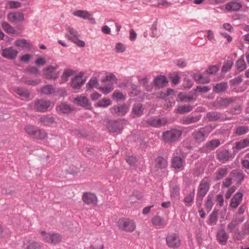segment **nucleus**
Segmentation results:
<instances>
[{
  "mask_svg": "<svg viewBox=\"0 0 249 249\" xmlns=\"http://www.w3.org/2000/svg\"><path fill=\"white\" fill-rule=\"evenodd\" d=\"M102 81L105 83L106 85L104 87H99L98 89L104 94H107L113 89V85L117 83V79L114 74L109 73L102 79Z\"/></svg>",
  "mask_w": 249,
  "mask_h": 249,
  "instance_id": "obj_1",
  "label": "nucleus"
},
{
  "mask_svg": "<svg viewBox=\"0 0 249 249\" xmlns=\"http://www.w3.org/2000/svg\"><path fill=\"white\" fill-rule=\"evenodd\" d=\"M182 132L177 128H172L162 132V139L166 143H172L176 142L181 136Z\"/></svg>",
  "mask_w": 249,
  "mask_h": 249,
  "instance_id": "obj_2",
  "label": "nucleus"
},
{
  "mask_svg": "<svg viewBox=\"0 0 249 249\" xmlns=\"http://www.w3.org/2000/svg\"><path fill=\"white\" fill-rule=\"evenodd\" d=\"M166 244L170 249H177L181 244V240L178 234L175 232L168 233L166 235Z\"/></svg>",
  "mask_w": 249,
  "mask_h": 249,
  "instance_id": "obj_3",
  "label": "nucleus"
},
{
  "mask_svg": "<svg viewBox=\"0 0 249 249\" xmlns=\"http://www.w3.org/2000/svg\"><path fill=\"white\" fill-rule=\"evenodd\" d=\"M25 132L34 138L38 140L45 139L47 136L46 132L33 125H27L24 128Z\"/></svg>",
  "mask_w": 249,
  "mask_h": 249,
  "instance_id": "obj_4",
  "label": "nucleus"
},
{
  "mask_svg": "<svg viewBox=\"0 0 249 249\" xmlns=\"http://www.w3.org/2000/svg\"><path fill=\"white\" fill-rule=\"evenodd\" d=\"M41 234L43 237L44 240L48 243L56 245L62 240V236L59 233L46 232L45 231H42Z\"/></svg>",
  "mask_w": 249,
  "mask_h": 249,
  "instance_id": "obj_5",
  "label": "nucleus"
},
{
  "mask_svg": "<svg viewBox=\"0 0 249 249\" xmlns=\"http://www.w3.org/2000/svg\"><path fill=\"white\" fill-rule=\"evenodd\" d=\"M82 199L84 205H88L91 207H94L97 205L98 199L96 195L89 192L83 193Z\"/></svg>",
  "mask_w": 249,
  "mask_h": 249,
  "instance_id": "obj_6",
  "label": "nucleus"
},
{
  "mask_svg": "<svg viewBox=\"0 0 249 249\" xmlns=\"http://www.w3.org/2000/svg\"><path fill=\"white\" fill-rule=\"evenodd\" d=\"M118 226L119 229L128 232H132L136 228L135 224L133 220L123 218L119 219Z\"/></svg>",
  "mask_w": 249,
  "mask_h": 249,
  "instance_id": "obj_7",
  "label": "nucleus"
},
{
  "mask_svg": "<svg viewBox=\"0 0 249 249\" xmlns=\"http://www.w3.org/2000/svg\"><path fill=\"white\" fill-rule=\"evenodd\" d=\"M58 68V66H49L43 70V75L45 78L47 79L55 80L58 78L59 75V71H56Z\"/></svg>",
  "mask_w": 249,
  "mask_h": 249,
  "instance_id": "obj_8",
  "label": "nucleus"
},
{
  "mask_svg": "<svg viewBox=\"0 0 249 249\" xmlns=\"http://www.w3.org/2000/svg\"><path fill=\"white\" fill-rule=\"evenodd\" d=\"M84 74L80 72L78 75L71 78L70 86L74 89H79L84 84L86 79L83 78Z\"/></svg>",
  "mask_w": 249,
  "mask_h": 249,
  "instance_id": "obj_9",
  "label": "nucleus"
},
{
  "mask_svg": "<svg viewBox=\"0 0 249 249\" xmlns=\"http://www.w3.org/2000/svg\"><path fill=\"white\" fill-rule=\"evenodd\" d=\"M209 135V132L205 128H200L198 130L194 131L192 134V137L196 143H201L204 142Z\"/></svg>",
  "mask_w": 249,
  "mask_h": 249,
  "instance_id": "obj_10",
  "label": "nucleus"
},
{
  "mask_svg": "<svg viewBox=\"0 0 249 249\" xmlns=\"http://www.w3.org/2000/svg\"><path fill=\"white\" fill-rule=\"evenodd\" d=\"M235 100L236 98L233 97H217L213 103V106L217 108L221 107H228L234 103Z\"/></svg>",
  "mask_w": 249,
  "mask_h": 249,
  "instance_id": "obj_11",
  "label": "nucleus"
},
{
  "mask_svg": "<svg viewBox=\"0 0 249 249\" xmlns=\"http://www.w3.org/2000/svg\"><path fill=\"white\" fill-rule=\"evenodd\" d=\"M146 123L152 127L158 128L165 125L167 121L165 118H158L156 117H151L146 120Z\"/></svg>",
  "mask_w": 249,
  "mask_h": 249,
  "instance_id": "obj_12",
  "label": "nucleus"
},
{
  "mask_svg": "<svg viewBox=\"0 0 249 249\" xmlns=\"http://www.w3.org/2000/svg\"><path fill=\"white\" fill-rule=\"evenodd\" d=\"M232 157V153L227 149H218L216 151L217 159L222 163L226 162Z\"/></svg>",
  "mask_w": 249,
  "mask_h": 249,
  "instance_id": "obj_13",
  "label": "nucleus"
},
{
  "mask_svg": "<svg viewBox=\"0 0 249 249\" xmlns=\"http://www.w3.org/2000/svg\"><path fill=\"white\" fill-rule=\"evenodd\" d=\"M106 127L109 132L121 133L122 126L119 124L118 121L109 120L106 124Z\"/></svg>",
  "mask_w": 249,
  "mask_h": 249,
  "instance_id": "obj_14",
  "label": "nucleus"
},
{
  "mask_svg": "<svg viewBox=\"0 0 249 249\" xmlns=\"http://www.w3.org/2000/svg\"><path fill=\"white\" fill-rule=\"evenodd\" d=\"M129 110L127 105L126 104H118L110 108V111L113 114H116L117 116L124 115Z\"/></svg>",
  "mask_w": 249,
  "mask_h": 249,
  "instance_id": "obj_15",
  "label": "nucleus"
},
{
  "mask_svg": "<svg viewBox=\"0 0 249 249\" xmlns=\"http://www.w3.org/2000/svg\"><path fill=\"white\" fill-rule=\"evenodd\" d=\"M210 187V184L205 179V178L201 180L198 185L196 195L205 197L208 192Z\"/></svg>",
  "mask_w": 249,
  "mask_h": 249,
  "instance_id": "obj_16",
  "label": "nucleus"
},
{
  "mask_svg": "<svg viewBox=\"0 0 249 249\" xmlns=\"http://www.w3.org/2000/svg\"><path fill=\"white\" fill-rule=\"evenodd\" d=\"M73 103L78 106L85 107L87 109L91 110L92 109L91 105L87 97L78 96L73 100Z\"/></svg>",
  "mask_w": 249,
  "mask_h": 249,
  "instance_id": "obj_17",
  "label": "nucleus"
},
{
  "mask_svg": "<svg viewBox=\"0 0 249 249\" xmlns=\"http://www.w3.org/2000/svg\"><path fill=\"white\" fill-rule=\"evenodd\" d=\"M50 106V102L44 99L36 100L35 101V108L38 112H45Z\"/></svg>",
  "mask_w": 249,
  "mask_h": 249,
  "instance_id": "obj_18",
  "label": "nucleus"
},
{
  "mask_svg": "<svg viewBox=\"0 0 249 249\" xmlns=\"http://www.w3.org/2000/svg\"><path fill=\"white\" fill-rule=\"evenodd\" d=\"M18 52L13 47H7L2 50L1 54L3 57L12 60L16 58Z\"/></svg>",
  "mask_w": 249,
  "mask_h": 249,
  "instance_id": "obj_19",
  "label": "nucleus"
},
{
  "mask_svg": "<svg viewBox=\"0 0 249 249\" xmlns=\"http://www.w3.org/2000/svg\"><path fill=\"white\" fill-rule=\"evenodd\" d=\"M185 159L180 156H175L171 160V167L175 169L182 170L184 168Z\"/></svg>",
  "mask_w": 249,
  "mask_h": 249,
  "instance_id": "obj_20",
  "label": "nucleus"
},
{
  "mask_svg": "<svg viewBox=\"0 0 249 249\" xmlns=\"http://www.w3.org/2000/svg\"><path fill=\"white\" fill-rule=\"evenodd\" d=\"M56 109L59 114H68L72 111L74 108L70 105L61 103L57 106Z\"/></svg>",
  "mask_w": 249,
  "mask_h": 249,
  "instance_id": "obj_21",
  "label": "nucleus"
},
{
  "mask_svg": "<svg viewBox=\"0 0 249 249\" xmlns=\"http://www.w3.org/2000/svg\"><path fill=\"white\" fill-rule=\"evenodd\" d=\"M168 83L166 77L163 75H157L154 80V86L157 89H160L166 86Z\"/></svg>",
  "mask_w": 249,
  "mask_h": 249,
  "instance_id": "obj_22",
  "label": "nucleus"
},
{
  "mask_svg": "<svg viewBox=\"0 0 249 249\" xmlns=\"http://www.w3.org/2000/svg\"><path fill=\"white\" fill-rule=\"evenodd\" d=\"M229 237V236L224 229L221 228L217 231L216 239L220 244L222 245H226Z\"/></svg>",
  "mask_w": 249,
  "mask_h": 249,
  "instance_id": "obj_23",
  "label": "nucleus"
},
{
  "mask_svg": "<svg viewBox=\"0 0 249 249\" xmlns=\"http://www.w3.org/2000/svg\"><path fill=\"white\" fill-rule=\"evenodd\" d=\"M242 6L241 3L237 0H232L225 4V8L228 12H231L238 11Z\"/></svg>",
  "mask_w": 249,
  "mask_h": 249,
  "instance_id": "obj_24",
  "label": "nucleus"
},
{
  "mask_svg": "<svg viewBox=\"0 0 249 249\" xmlns=\"http://www.w3.org/2000/svg\"><path fill=\"white\" fill-rule=\"evenodd\" d=\"M207 117L211 122L223 121L225 120L223 114L216 111H212L207 113Z\"/></svg>",
  "mask_w": 249,
  "mask_h": 249,
  "instance_id": "obj_25",
  "label": "nucleus"
},
{
  "mask_svg": "<svg viewBox=\"0 0 249 249\" xmlns=\"http://www.w3.org/2000/svg\"><path fill=\"white\" fill-rule=\"evenodd\" d=\"M243 198V194L240 192L236 193L232 197L231 200L230 206L233 208H236Z\"/></svg>",
  "mask_w": 249,
  "mask_h": 249,
  "instance_id": "obj_26",
  "label": "nucleus"
},
{
  "mask_svg": "<svg viewBox=\"0 0 249 249\" xmlns=\"http://www.w3.org/2000/svg\"><path fill=\"white\" fill-rule=\"evenodd\" d=\"M201 117V115L197 116H193L189 115L186 117H184L182 119V123L183 124H189L192 123H196L199 121Z\"/></svg>",
  "mask_w": 249,
  "mask_h": 249,
  "instance_id": "obj_27",
  "label": "nucleus"
},
{
  "mask_svg": "<svg viewBox=\"0 0 249 249\" xmlns=\"http://www.w3.org/2000/svg\"><path fill=\"white\" fill-rule=\"evenodd\" d=\"M195 195V189L193 188L192 191L187 194L183 199V202L185 204L186 207H191L194 200V197Z\"/></svg>",
  "mask_w": 249,
  "mask_h": 249,
  "instance_id": "obj_28",
  "label": "nucleus"
},
{
  "mask_svg": "<svg viewBox=\"0 0 249 249\" xmlns=\"http://www.w3.org/2000/svg\"><path fill=\"white\" fill-rule=\"evenodd\" d=\"M227 82H221L215 84L213 87V91L216 93H222L226 91L228 89Z\"/></svg>",
  "mask_w": 249,
  "mask_h": 249,
  "instance_id": "obj_29",
  "label": "nucleus"
},
{
  "mask_svg": "<svg viewBox=\"0 0 249 249\" xmlns=\"http://www.w3.org/2000/svg\"><path fill=\"white\" fill-rule=\"evenodd\" d=\"M156 167L158 168L162 169H165L168 166V161L165 158L159 156L155 160Z\"/></svg>",
  "mask_w": 249,
  "mask_h": 249,
  "instance_id": "obj_30",
  "label": "nucleus"
},
{
  "mask_svg": "<svg viewBox=\"0 0 249 249\" xmlns=\"http://www.w3.org/2000/svg\"><path fill=\"white\" fill-rule=\"evenodd\" d=\"M66 30L69 33V34L67 33L66 34L65 37L71 41H72L73 39L74 40L75 38H77L80 36L77 31L73 28L68 27Z\"/></svg>",
  "mask_w": 249,
  "mask_h": 249,
  "instance_id": "obj_31",
  "label": "nucleus"
},
{
  "mask_svg": "<svg viewBox=\"0 0 249 249\" xmlns=\"http://www.w3.org/2000/svg\"><path fill=\"white\" fill-rule=\"evenodd\" d=\"M152 224L160 228H163L165 226V220L163 217L159 215H155L151 219Z\"/></svg>",
  "mask_w": 249,
  "mask_h": 249,
  "instance_id": "obj_32",
  "label": "nucleus"
},
{
  "mask_svg": "<svg viewBox=\"0 0 249 249\" xmlns=\"http://www.w3.org/2000/svg\"><path fill=\"white\" fill-rule=\"evenodd\" d=\"M213 195L212 193H209L207 196L205 202V206L206 209V210L208 212H209L211 211L213 208V207L214 205V203L213 202Z\"/></svg>",
  "mask_w": 249,
  "mask_h": 249,
  "instance_id": "obj_33",
  "label": "nucleus"
},
{
  "mask_svg": "<svg viewBox=\"0 0 249 249\" xmlns=\"http://www.w3.org/2000/svg\"><path fill=\"white\" fill-rule=\"evenodd\" d=\"M144 108L141 103L135 104L133 106L132 113L138 117L142 116L143 114Z\"/></svg>",
  "mask_w": 249,
  "mask_h": 249,
  "instance_id": "obj_34",
  "label": "nucleus"
},
{
  "mask_svg": "<svg viewBox=\"0 0 249 249\" xmlns=\"http://www.w3.org/2000/svg\"><path fill=\"white\" fill-rule=\"evenodd\" d=\"M17 47L25 49H30L31 45L30 43L27 42L25 39H18L16 40L15 43Z\"/></svg>",
  "mask_w": 249,
  "mask_h": 249,
  "instance_id": "obj_35",
  "label": "nucleus"
},
{
  "mask_svg": "<svg viewBox=\"0 0 249 249\" xmlns=\"http://www.w3.org/2000/svg\"><path fill=\"white\" fill-rule=\"evenodd\" d=\"M53 117L50 115H43L39 119V121L44 125L49 126L53 123L55 121Z\"/></svg>",
  "mask_w": 249,
  "mask_h": 249,
  "instance_id": "obj_36",
  "label": "nucleus"
},
{
  "mask_svg": "<svg viewBox=\"0 0 249 249\" xmlns=\"http://www.w3.org/2000/svg\"><path fill=\"white\" fill-rule=\"evenodd\" d=\"M75 71L73 70L70 69H65L63 74L61 76V83H66L68 80V77L73 75Z\"/></svg>",
  "mask_w": 249,
  "mask_h": 249,
  "instance_id": "obj_37",
  "label": "nucleus"
},
{
  "mask_svg": "<svg viewBox=\"0 0 249 249\" xmlns=\"http://www.w3.org/2000/svg\"><path fill=\"white\" fill-rule=\"evenodd\" d=\"M206 143L207 144V148H209L210 152L218 147L221 144L218 139L212 140L207 142Z\"/></svg>",
  "mask_w": 249,
  "mask_h": 249,
  "instance_id": "obj_38",
  "label": "nucleus"
},
{
  "mask_svg": "<svg viewBox=\"0 0 249 249\" xmlns=\"http://www.w3.org/2000/svg\"><path fill=\"white\" fill-rule=\"evenodd\" d=\"M218 213V210L214 208L209 216V221L208 222V225L212 226L216 223L217 221Z\"/></svg>",
  "mask_w": 249,
  "mask_h": 249,
  "instance_id": "obj_39",
  "label": "nucleus"
},
{
  "mask_svg": "<svg viewBox=\"0 0 249 249\" xmlns=\"http://www.w3.org/2000/svg\"><path fill=\"white\" fill-rule=\"evenodd\" d=\"M73 15L75 16L80 17L84 19H87L91 15L87 11L78 10L74 12Z\"/></svg>",
  "mask_w": 249,
  "mask_h": 249,
  "instance_id": "obj_40",
  "label": "nucleus"
},
{
  "mask_svg": "<svg viewBox=\"0 0 249 249\" xmlns=\"http://www.w3.org/2000/svg\"><path fill=\"white\" fill-rule=\"evenodd\" d=\"M228 173V169L227 168H221L218 169V170L215 172V180H219L221 179L222 178L225 177Z\"/></svg>",
  "mask_w": 249,
  "mask_h": 249,
  "instance_id": "obj_41",
  "label": "nucleus"
},
{
  "mask_svg": "<svg viewBox=\"0 0 249 249\" xmlns=\"http://www.w3.org/2000/svg\"><path fill=\"white\" fill-rule=\"evenodd\" d=\"M249 146V140L245 139L236 142L235 147H233V149L235 148L237 150H241Z\"/></svg>",
  "mask_w": 249,
  "mask_h": 249,
  "instance_id": "obj_42",
  "label": "nucleus"
},
{
  "mask_svg": "<svg viewBox=\"0 0 249 249\" xmlns=\"http://www.w3.org/2000/svg\"><path fill=\"white\" fill-rule=\"evenodd\" d=\"M16 92L18 95L21 97L22 99L28 98L30 95V93L28 90L22 88H18L16 89Z\"/></svg>",
  "mask_w": 249,
  "mask_h": 249,
  "instance_id": "obj_43",
  "label": "nucleus"
},
{
  "mask_svg": "<svg viewBox=\"0 0 249 249\" xmlns=\"http://www.w3.org/2000/svg\"><path fill=\"white\" fill-rule=\"evenodd\" d=\"M194 108V106L191 105H182L179 106L177 108V113L180 114H183L185 113L189 112L191 111L193 108Z\"/></svg>",
  "mask_w": 249,
  "mask_h": 249,
  "instance_id": "obj_44",
  "label": "nucleus"
},
{
  "mask_svg": "<svg viewBox=\"0 0 249 249\" xmlns=\"http://www.w3.org/2000/svg\"><path fill=\"white\" fill-rule=\"evenodd\" d=\"M25 249H44V247L40 242L32 241L28 242Z\"/></svg>",
  "mask_w": 249,
  "mask_h": 249,
  "instance_id": "obj_45",
  "label": "nucleus"
},
{
  "mask_svg": "<svg viewBox=\"0 0 249 249\" xmlns=\"http://www.w3.org/2000/svg\"><path fill=\"white\" fill-rule=\"evenodd\" d=\"M249 131V127L246 125H239L236 127L235 134L241 136L247 133Z\"/></svg>",
  "mask_w": 249,
  "mask_h": 249,
  "instance_id": "obj_46",
  "label": "nucleus"
},
{
  "mask_svg": "<svg viewBox=\"0 0 249 249\" xmlns=\"http://www.w3.org/2000/svg\"><path fill=\"white\" fill-rule=\"evenodd\" d=\"M236 66L239 71H242L246 69L247 65L243 58L242 56L241 58L238 59L236 62Z\"/></svg>",
  "mask_w": 249,
  "mask_h": 249,
  "instance_id": "obj_47",
  "label": "nucleus"
},
{
  "mask_svg": "<svg viewBox=\"0 0 249 249\" xmlns=\"http://www.w3.org/2000/svg\"><path fill=\"white\" fill-rule=\"evenodd\" d=\"M111 104V102L109 99L103 98L102 100H99L96 104H95V107H107Z\"/></svg>",
  "mask_w": 249,
  "mask_h": 249,
  "instance_id": "obj_48",
  "label": "nucleus"
},
{
  "mask_svg": "<svg viewBox=\"0 0 249 249\" xmlns=\"http://www.w3.org/2000/svg\"><path fill=\"white\" fill-rule=\"evenodd\" d=\"M2 29L8 34H15L16 33V30L8 22H3L1 23Z\"/></svg>",
  "mask_w": 249,
  "mask_h": 249,
  "instance_id": "obj_49",
  "label": "nucleus"
},
{
  "mask_svg": "<svg viewBox=\"0 0 249 249\" xmlns=\"http://www.w3.org/2000/svg\"><path fill=\"white\" fill-rule=\"evenodd\" d=\"M42 94H50L54 92V89L52 85H46L42 87L40 90Z\"/></svg>",
  "mask_w": 249,
  "mask_h": 249,
  "instance_id": "obj_50",
  "label": "nucleus"
},
{
  "mask_svg": "<svg viewBox=\"0 0 249 249\" xmlns=\"http://www.w3.org/2000/svg\"><path fill=\"white\" fill-rule=\"evenodd\" d=\"M178 97L180 101L185 103L190 102L194 100H196V99H194L193 96H187L186 94L182 92H179Z\"/></svg>",
  "mask_w": 249,
  "mask_h": 249,
  "instance_id": "obj_51",
  "label": "nucleus"
},
{
  "mask_svg": "<svg viewBox=\"0 0 249 249\" xmlns=\"http://www.w3.org/2000/svg\"><path fill=\"white\" fill-rule=\"evenodd\" d=\"M238 223L236 221H231L227 226L228 230L230 232H234L235 234L240 235V231L238 230L235 231Z\"/></svg>",
  "mask_w": 249,
  "mask_h": 249,
  "instance_id": "obj_52",
  "label": "nucleus"
},
{
  "mask_svg": "<svg viewBox=\"0 0 249 249\" xmlns=\"http://www.w3.org/2000/svg\"><path fill=\"white\" fill-rule=\"evenodd\" d=\"M125 160L126 162L131 166H137V162L138 161L137 158L133 155L126 156L125 157Z\"/></svg>",
  "mask_w": 249,
  "mask_h": 249,
  "instance_id": "obj_53",
  "label": "nucleus"
},
{
  "mask_svg": "<svg viewBox=\"0 0 249 249\" xmlns=\"http://www.w3.org/2000/svg\"><path fill=\"white\" fill-rule=\"evenodd\" d=\"M232 65H233V60L231 59L228 60L223 64V65L222 67V69H221L222 72H224V73L227 72L229 70H230L231 69Z\"/></svg>",
  "mask_w": 249,
  "mask_h": 249,
  "instance_id": "obj_54",
  "label": "nucleus"
},
{
  "mask_svg": "<svg viewBox=\"0 0 249 249\" xmlns=\"http://www.w3.org/2000/svg\"><path fill=\"white\" fill-rule=\"evenodd\" d=\"M180 186L178 184H176L173 187L170 193L171 197H176L179 195Z\"/></svg>",
  "mask_w": 249,
  "mask_h": 249,
  "instance_id": "obj_55",
  "label": "nucleus"
},
{
  "mask_svg": "<svg viewBox=\"0 0 249 249\" xmlns=\"http://www.w3.org/2000/svg\"><path fill=\"white\" fill-rule=\"evenodd\" d=\"M218 71V67L216 65H212L210 66L204 72L212 75H215Z\"/></svg>",
  "mask_w": 249,
  "mask_h": 249,
  "instance_id": "obj_56",
  "label": "nucleus"
},
{
  "mask_svg": "<svg viewBox=\"0 0 249 249\" xmlns=\"http://www.w3.org/2000/svg\"><path fill=\"white\" fill-rule=\"evenodd\" d=\"M98 81L96 77L90 79L87 84L86 87L88 89L93 88L98 84Z\"/></svg>",
  "mask_w": 249,
  "mask_h": 249,
  "instance_id": "obj_57",
  "label": "nucleus"
},
{
  "mask_svg": "<svg viewBox=\"0 0 249 249\" xmlns=\"http://www.w3.org/2000/svg\"><path fill=\"white\" fill-rule=\"evenodd\" d=\"M112 99L117 101L124 100L125 97L124 94L120 92H115L112 95Z\"/></svg>",
  "mask_w": 249,
  "mask_h": 249,
  "instance_id": "obj_58",
  "label": "nucleus"
},
{
  "mask_svg": "<svg viewBox=\"0 0 249 249\" xmlns=\"http://www.w3.org/2000/svg\"><path fill=\"white\" fill-rule=\"evenodd\" d=\"M211 89L209 86H197L195 91L198 92H207Z\"/></svg>",
  "mask_w": 249,
  "mask_h": 249,
  "instance_id": "obj_59",
  "label": "nucleus"
},
{
  "mask_svg": "<svg viewBox=\"0 0 249 249\" xmlns=\"http://www.w3.org/2000/svg\"><path fill=\"white\" fill-rule=\"evenodd\" d=\"M194 83L192 80L189 79L188 77H185L183 83V86L185 88H191Z\"/></svg>",
  "mask_w": 249,
  "mask_h": 249,
  "instance_id": "obj_60",
  "label": "nucleus"
},
{
  "mask_svg": "<svg viewBox=\"0 0 249 249\" xmlns=\"http://www.w3.org/2000/svg\"><path fill=\"white\" fill-rule=\"evenodd\" d=\"M157 25L158 21L157 20H155L152 25L151 30V36L152 37H156L157 36Z\"/></svg>",
  "mask_w": 249,
  "mask_h": 249,
  "instance_id": "obj_61",
  "label": "nucleus"
},
{
  "mask_svg": "<svg viewBox=\"0 0 249 249\" xmlns=\"http://www.w3.org/2000/svg\"><path fill=\"white\" fill-rule=\"evenodd\" d=\"M170 79L174 84L177 85L179 83L180 77L178 73H173L170 77Z\"/></svg>",
  "mask_w": 249,
  "mask_h": 249,
  "instance_id": "obj_62",
  "label": "nucleus"
},
{
  "mask_svg": "<svg viewBox=\"0 0 249 249\" xmlns=\"http://www.w3.org/2000/svg\"><path fill=\"white\" fill-rule=\"evenodd\" d=\"M175 64L179 68H184L187 66V62L185 60H183L182 59H178L176 60Z\"/></svg>",
  "mask_w": 249,
  "mask_h": 249,
  "instance_id": "obj_63",
  "label": "nucleus"
},
{
  "mask_svg": "<svg viewBox=\"0 0 249 249\" xmlns=\"http://www.w3.org/2000/svg\"><path fill=\"white\" fill-rule=\"evenodd\" d=\"M8 3L11 8H18L21 6V3L18 1L10 0Z\"/></svg>",
  "mask_w": 249,
  "mask_h": 249,
  "instance_id": "obj_64",
  "label": "nucleus"
}]
</instances>
